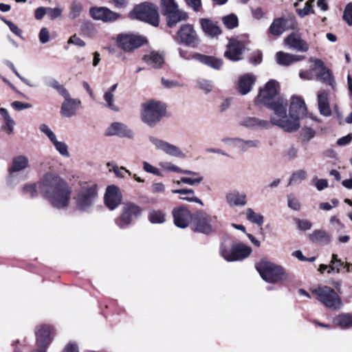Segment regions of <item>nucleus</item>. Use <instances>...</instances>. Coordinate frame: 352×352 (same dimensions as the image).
<instances>
[{
  "label": "nucleus",
  "instance_id": "64",
  "mask_svg": "<svg viewBox=\"0 0 352 352\" xmlns=\"http://www.w3.org/2000/svg\"><path fill=\"white\" fill-rule=\"evenodd\" d=\"M296 223L300 230H307L311 228V223L307 219H297Z\"/></svg>",
  "mask_w": 352,
  "mask_h": 352
},
{
  "label": "nucleus",
  "instance_id": "1",
  "mask_svg": "<svg viewBox=\"0 0 352 352\" xmlns=\"http://www.w3.org/2000/svg\"><path fill=\"white\" fill-rule=\"evenodd\" d=\"M278 82L271 80L260 89L255 99V104H263L274 111L271 117V123L276 125L285 131L292 132L298 129L296 122H290L287 116V101L283 97H276Z\"/></svg>",
  "mask_w": 352,
  "mask_h": 352
},
{
  "label": "nucleus",
  "instance_id": "59",
  "mask_svg": "<svg viewBox=\"0 0 352 352\" xmlns=\"http://www.w3.org/2000/svg\"><path fill=\"white\" fill-rule=\"evenodd\" d=\"M143 169L144 171L147 172V173H152L155 175H158V176H161V173L160 171L159 170L158 168H157L156 167L152 166L151 164H150L148 162H143Z\"/></svg>",
  "mask_w": 352,
  "mask_h": 352
},
{
  "label": "nucleus",
  "instance_id": "47",
  "mask_svg": "<svg viewBox=\"0 0 352 352\" xmlns=\"http://www.w3.org/2000/svg\"><path fill=\"white\" fill-rule=\"evenodd\" d=\"M195 173H196V175H190L193 177H181V182H182L183 184H186L190 186H196L201 184L204 180V177L201 176L200 174L197 172H195Z\"/></svg>",
  "mask_w": 352,
  "mask_h": 352
},
{
  "label": "nucleus",
  "instance_id": "27",
  "mask_svg": "<svg viewBox=\"0 0 352 352\" xmlns=\"http://www.w3.org/2000/svg\"><path fill=\"white\" fill-rule=\"evenodd\" d=\"M314 63V69L318 70V72L316 74V79L322 82L323 83L333 86V78L331 76L330 71L328 69H327L323 62L319 59H316L315 60Z\"/></svg>",
  "mask_w": 352,
  "mask_h": 352
},
{
  "label": "nucleus",
  "instance_id": "33",
  "mask_svg": "<svg viewBox=\"0 0 352 352\" xmlns=\"http://www.w3.org/2000/svg\"><path fill=\"white\" fill-rule=\"evenodd\" d=\"M192 58L215 69H219L222 65V60L213 56L196 53Z\"/></svg>",
  "mask_w": 352,
  "mask_h": 352
},
{
  "label": "nucleus",
  "instance_id": "7",
  "mask_svg": "<svg viewBox=\"0 0 352 352\" xmlns=\"http://www.w3.org/2000/svg\"><path fill=\"white\" fill-rule=\"evenodd\" d=\"M251 253V248L243 243L230 245L228 241H224L220 248L221 256L228 262L242 261Z\"/></svg>",
  "mask_w": 352,
  "mask_h": 352
},
{
  "label": "nucleus",
  "instance_id": "10",
  "mask_svg": "<svg viewBox=\"0 0 352 352\" xmlns=\"http://www.w3.org/2000/svg\"><path fill=\"white\" fill-rule=\"evenodd\" d=\"M29 166V160L25 155H18L12 159V165L9 168V176L7 182L10 186H14L21 181L25 179V176L20 173Z\"/></svg>",
  "mask_w": 352,
  "mask_h": 352
},
{
  "label": "nucleus",
  "instance_id": "9",
  "mask_svg": "<svg viewBox=\"0 0 352 352\" xmlns=\"http://www.w3.org/2000/svg\"><path fill=\"white\" fill-rule=\"evenodd\" d=\"M131 14L133 18L147 22L153 26L159 25V14L156 6L152 3H144L137 6Z\"/></svg>",
  "mask_w": 352,
  "mask_h": 352
},
{
  "label": "nucleus",
  "instance_id": "21",
  "mask_svg": "<svg viewBox=\"0 0 352 352\" xmlns=\"http://www.w3.org/2000/svg\"><path fill=\"white\" fill-rule=\"evenodd\" d=\"M175 225L180 228H186L190 220L192 221L191 212L186 208L179 206L175 208L172 212Z\"/></svg>",
  "mask_w": 352,
  "mask_h": 352
},
{
  "label": "nucleus",
  "instance_id": "4",
  "mask_svg": "<svg viewBox=\"0 0 352 352\" xmlns=\"http://www.w3.org/2000/svg\"><path fill=\"white\" fill-rule=\"evenodd\" d=\"M256 267L261 278L270 283L282 282L289 277L283 267L267 261H261Z\"/></svg>",
  "mask_w": 352,
  "mask_h": 352
},
{
  "label": "nucleus",
  "instance_id": "17",
  "mask_svg": "<svg viewBox=\"0 0 352 352\" xmlns=\"http://www.w3.org/2000/svg\"><path fill=\"white\" fill-rule=\"evenodd\" d=\"M144 38L132 34H119L116 38L117 45L124 51L130 52L143 45Z\"/></svg>",
  "mask_w": 352,
  "mask_h": 352
},
{
  "label": "nucleus",
  "instance_id": "49",
  "mask_svg": "<svg viewBox=\"0 0 352 352\" xmlns=\"http://www.w3.org/2000/svg\"><path fill=\"white\" fill-rule=\"evenodd\" d=\"M5 64L9 67L10 68V69L14 73V74L24 83L26 85H28V87H36V85L34 83H33L31 80L23 77L22 76H21V74L18 72V71L16 70V69L15 68L14 64L9 61V60H6L5 61Z\"/></svg>",
  "mask_w": 352,
  "mask_h": 352
},
{
  "label": "nucleus",
  "instance_id": "53",
  "mask_svg": "<svg viewBox=\"0 0 352 352\" xmlns=\"http://www.w3.org/2000/svg\"><path fill=\"white\" fill-rule=\"evenodd\" d=\"M335 264H339L340 266H342L344 265V263L340 259L338 258L337 254H333L331 256V260L327 268V272L329 274L336 272V267L334 265Z\"/></svg>",
  "mask_w": 352,
  "mask_h": 352
},
{
  "label": "nucleus",
  "instance_id": "12",
  "mask_svg": "<svg viewBox=\"0 0 352 352\" xmlns=\"http://www.w3.org/2000/svg\"><path fill=\"white\" fill-rule=\"evenodd\" d=\"M54 328L47 324L38 326L35 331L37 350L33 352H47L53 340Z\"/></svg>",
  "mask_w": 352,
  "mask_h": 352
},
{
  "label": "nucleus",
  "instance_id": "40",
  "mask_svg": "<svg viewBox=\"0 0 352 352\" xmlns=\"http://www.w3.org/2000/svg\"><path fill=\"white\" fill-rule=\"evenodd\" d=\"M159 165L165 171L179 173L184 175H196L195 171L182 169L170 162H161Z\"/></svg>",
  "mask_w": 352,
  "mask_h": 352
},
{
  "label": "nucleus",
  "instance_id": "50",
  "mask_svg": "<svg viewBox=\"0 0 352 352\" xmlns=\"http://www.w3.org/2000/svg\"><path fill=\"white\" fill-rule=\"evenodd\" d=\"M307 174L305 170H298L291 176L289 184H299L307 178Z\"/></svg>",
  "mask_w": 352,
  "mask_h": 352
},
{
  "label": "nucleus",
  "instance_id": "51",
  "mask_svg": "<svg viewBox=\"0 0 352 352\" xmlns=\"http://www.w3.org/2000/svg\"><path fill=\"white\" fill-rule=\"evenodd\" d=\"M197 87L207 94L212 90L213 83L209 80L199 78L197 81Z\"/></svg>",
  "mask_w": 352,
  "mask_h": 352
},
{
  "label": "nucleus",
  "instance_id": "45",
  "mask_svg": "<svg viewBox=\"0 0 352 352\" xmlns=\"http://www.w3.org/2000/svg\"><path fill=\"white\" fill-rule=\"evenodd\" d=\"M82 10V5L78 1H73L70 5L69 17L75 19L78 17Z\"/></svg>",
  "mask_w": 352,
  "mask_h": 352
},
{
  "label": "nucleus",
  "instance_id": "32",
  "mask_svg": "<svg viewBox=\"0 0 352 352\" xmlns=\"http://www.w3.org/2000/svg\"><path fill=\"white\" fill-rule=\"evenodd\" d=\"M143 60L153 68H160L164 62V56L162 52L153 51L142 58Z\"/></svg>",
  "mask_w": 352,
  "mask_h": 352
},
{
  "label": "nucleus",
  "instance_id": "6",
  "mask_svg": "<svg viewBox=\"0 0 352 352\" xmlns=\"http://www.w3.org/2000/svg\"><path fill=\"white\" fill-rule=\"evenodd\" d=\"M312 293L316 296L317 300L328 309L338 310L343 306L341 298L333 288L329 286H318L312 289Z\"/></svg>",
  "mask_w": 352,
  "mask_h": 352
},
{
  "label": "nucleus",
  "instance_id": "57",
  "mask_svg": "<svg viewBox=\"0 0 352 352\" xmlns=\"http://www.w3.org/2000/svg\"><path fill=\"white\" fill-rule=\"evenodd\" d=\"M287 204L288 207L294 210H299L300 208L298 199L293 195H287Z\"/></svg>",
  "mask_w": 352,
  "mask_h": 352
},
{
  "label": "nucleus",
  "instance_id": "30",
  "mask_svg": "<svg viewBox=\"0 0 352 352\" xmlns=\"http://www.w3.org/2000/svg\"><path fill=\"white\" fill-rule=\"evenodd\" d=\"M172 193L173 194H179L180 195L179 199L186 201L191 203H197L204 206L203 201L196 197L195 192L193 189L191 188H182V189H175L172 190Z\"/></svg>",
  "mask_w": 352,
  "mask_h": 352
},
{
  "label": "nucleus",
  "instance_id": "46",
  "mask_svg": "<svg viewBox=\"0 0 352 352\" xmlns=\"http://www.w3.org/2000/svg\"><path fill=\"white\" fill-rule=\"evenodd\" d=\"M52 144L60 155L65 157H69L68 146L64 142L58 141L56 138Z\"/></svg>",
  "mask_w": 352,
  "mask_h": 352
},
{
  "label": "nucleus",
  "instance_id": "18",
  "mask_svg": "<svg viewBox=\"0 0 352 352\" xmlns=\"http://www.w3.org/2000/svg\"><path fill=\"white\" fill-rule=\"evenodd\" d=\"M104 134L107 136H118L121 138H125L130 140L134 139L135 136L133 130L130 129L126 124L119 122L111 123L106 129Z\"/></svg>",
  "mask_w": 352,
  "mask_h": 352
},
{
  "label": "nucleus",
  "instance_id": "14",
  "mask_svg": "<svg viewBox=\"0 0 352 352\" xmlns=\"http://www.w3.org/2000/svg\"><path fill=\"white\" fill-rule=\"evenodd\" d=\"M215 217H211L204 211L197 212L192 219V226L195 231L208 234L212 232V220Z\"/></svg>",
  "mask_w": 352,
  "mask_h": 352
},
{
  "label": "nucleus",
  "instance_id": "5",
  "mask_svg": "<svg viewBox=\"0 0 352 352\" xmlns=\"http://www.w3.org/2000/svg\"><path fill=\"white\" fill-rule=\"evenodd\" d=\"M166 114V106L157 101H148L142 106L141 120L149 126L154 127Z\"/></svg>",
  "mask_w": 352,
  "mask_h": 352
},
{
  "label": "nucleus",
  "instance_id": "26",
  "mask_svg": "<svg viewBox=\"0 0 352 352\" xmlns=\"http://www.w3.org/2000/svg\"><path fill=\"white\" fill-rule=\"evenodd\" d=\"M270 122L261 120L256 117L245 116L241 118L239 121V125L250 129H264L269 128Z\"/></svg>",
  "mask_w": 352,
  "mask_h": 352
},
{
  "label": "nucleus",
  "instance_id": "63",
  "mask_svg": "<svg viewBox=\"0 0 352 352\" xmlns=\"http://www.w3.org/2000/svg\"><path fill=\"white\" fill-rule=\"evenodd\" d=\"M50 40V32L46 28H42L39 32V41L41 43L45 44Z\"/></svg>",
  "mask_w": 352,
  "mask_h": 352
},
{
  "label": "nucleus",
  "instance_id": "48",
  "mask_svg": "<svg viewBox=\"0 0 352 352\" xmlns=\"http://www.w3.org/2000/svg\"><path fill=\"white\" fill-rule=\"evenodd\" d=\"M222 22L224 25L228 29H234L238 26V18L234 14H230L222 18Z\"/></svg>",
  "mask_w": 352,
  "mask_h": 352
},
{
  "label": "nucleus",
  "instance_id": "8",
  "mask_svg": "<svg viewBox=\"0 0 352 352\" xmlns=\"http://www.w3.org/2000/svg\"><path fill=\"white\" fill-rule=\"evenodd\" d=\"M162 13L166 16L168 27L172 28L177 23L188 18L186 12L178 9L175 0H161Z\"/></svg>",
  "mask_w": 352,
  "mask_h": 352
},
{
  "label": "nucleus",
  "instance_id": "35",
  "mask_svg": "<svg viewBox=\"0 0 352 352\" xmlns=\"http://www.w3.org/2000/svg\"><path fill=\"white\" fill-rule=\"evenodd\" d=\"M309 239L313 243L322 245H328L331 242L330 235L323 230H315L309 234Z\"/></svg>",
  "mask_w": 352,
  "mask_h": 352
},
{
  "label": "nucleus",
  "instance_id": "11",
  "mask_svg": "<svg viewBox=\"0 0 352 352\" xmlns=\"http://www.w3.org/2000/svg\"><path fill=\"white\" fill-rule=\"evenodd\" d=\"M141 213L142 210L138 205L131 202L124 203L120 216L115 219V223L120 229H125L132 223L133 219L139 217Z\"/></svg>",
  "mask_w": 352,
  "mask_h": 352
},
{
  "label": "nucleus",
  "instance_id": "44",
  "mask_svg": "<svg viewBox=\"0 0 352 352\" xmlns=\"http://www.w3.org/2000/svg\"><path fill=\"white\" fill-rule=\"evenodd\" d=\"M246 217L252 223L261 226L263 223V217L262 214L256 213L252 208L246 210Z\"/></svg>",
  "mask_w": 352,
  "mask_h": 352
},
{
  "label": "nucleus",
  "instance_id": "25",
  "mask_svg": "<svg viewBox=\"0 0 352 352\" xmlns=\"http://www.w3.org/2000/svg\"><path fill=\"white\" fill-rule=\"evenodd\" d=\"M285 43L290 49L298 52H306L309 50V45L299 34H290L285 39Z\"/></svg>",
  "mask_w": 352,
  "mask_h": 352
},
{
  "label": "nucleus",
  "instance_id": "58",
  "mask_svg": "<svg viewBox=\"0 0 352 352\" xmlns=\"http://www.w3.org/2000/svg\"><path fill=\"white\" fill-rule=\"evenodd\" d=\"M260 145L261 142L258 140H243V147L244 148H243V152H245L248 149L251 148H258Z\"/></svg>",
  "mask_w": 352,
  "mask_h": 352
},
{
  "label": "nucleus",
  "instance_id": "31",
  "mask_svg": "<svg viewBox=\"0 0 352 352\" xmlns=\"http://www.w3.org/2000/svg\"><path fill=\"white\" fill-rule=\"evenodd\" d=\"M255 80L256 77L252 74H246L241 76L238 85L239 91L242 95L247 94L251 91Z\"/></svg>",
  "mask_w": 352,
  "mask_h": 352
},
{
  "label": "nucleus",
  "instance_id": "52",
  "mask_svg": "<svg viewBox=\"0 0 352 352\" xmlns=\"http://www.w3.org/2000/svg\"><path fill=\"white\" fill-rule=\"evenodd\" d=\"M39 130L48 138L51 143L56 139L55 133L47 124H41L39 126Z\"/></svg>",
  "mask_w": 352,
  "mask_h": 352
},
{
  "label": "nucleus",
  "instance_id": "43",
  "mask_svg": "<svg viewBox=\"0 0 352 352\" xmlns=\"http://www.w3.org/2000/svg\"><path fill=\"white\" fill-rule=\"evenodd\" d=\"M23 194L30 198H34L38 196L37 184L29 183L23 186L22 188Z\"/></svg>",
  "mask_w": 352,
  "mask_h": 352
},
{
  "label": "nucleus",
  "instance_id": "61",
  "mask_svg": "<svg viewBox=\"0 0 352 352\" xmlns=\"http://www.w3.org/2000/svg\"><path fill=\"white\" fill-rule=\"evenodd\" d=\"M329 222L337 231L342 230L345 228L344 225L336 216H332L329 219Z\"/></svg>",
  "mask_w": 352,
  "mask_h": 352
},
{
  "label": "nucleus",
  "instance_id": "29",
  "mask_svg": "<svg viewBox=\"0 0 352 352\" xmlns=\"http://www.w3.org/2000/svg\"><path fill=\"white\" fill-rule=\"evenodd\" d=\"M226 199L230 206H244L247 204L246 195L236 190L228 192L226 195Z\"/></svg>",
  "mask_w": 352,
  "mask_h": 352
},
{
  "label": "nucleus",
  "instance_id": "3",
  "mask_svg": "<svg viewBox=\"0 0 352 352\" xmlns=\"http://www.w3.org/2000/svg\"><path fill=\"white\" fill-rule=\"evenodd\" d=\"M97 199L96 185L84 182L80 186L74 197L76 208L85 212L90 210Z\"/></svg>",
  "mask_w": 352,
  "mask_h": 352
},
{
  "label": "nucleus",
  "instance_id": "39",
  "mask_svg": "<svg viewBox=\"0 0 352 352\" xmlns=\"http://www.w3.org/2000/svg\"><path fill=\"white\" fill-rule=\"evenodd\" d=\"M148 220L152 224H162L166 221V213L160 209H151L148 212Z\"/></svg>",
  "mask_w": 352,
  "mask_h": 352
},
{
  "label": "nucleus",
  "instance_id": "42",
  "mask_svg": "<svg viewBox=\"0 0 352 352\" xmlns=\"http://www.w3.org/2000/svg\"><path fill=\"white\" fill-rule=\"evenodd\" d=\"M222 142L227 146L243 152V140L238 138H225Z\"/></svg>",
  "mask_w": 352,
  "mask_h": 352
},
{
  "label": "nucleus",
  "instance_id": "28",
  "mask_svg": "<svg viewBox=\"0 0 352 352\" xmlns=\"http://www.w3.org/2000/svg\"><path fill=\"white\" fill-rule=\"evenodd\" d=\"M199 24L203 32L209 36L217 37L221 34V30L217 23L210 19H200Z\"/></svg>",
  "mask_w": 352,
  "mask_h": 352
},
{
  "label": "nucleus",
  "instance_id": "60",
  "mask_svg": "<svg viewBox=\"0 0 352 352\" xmlns=\"http://www.w3.org/2000/svg\"><path fill=\"white\" fill-rule=\"evenodd\" d=\"M47 14L51 19H55L62 14V9L58 7L54 8H47Z\"/></svg>",
  "mask_w": 352,
  "mask_h": 352
},
{
  "label": "nucleus",
  "instance_id": "54",
  "mask_svg": "<svg viewBox=\"0 0 352 352\" xmlns=\"http://www.w3.org/2000/svg\"><path fill=\"white\" fill-rule=\"evenodd\" d=\"M343 19L349 25H352V2L346 6L343 13Z\"/></svg>",
  "mask_w": 352,
  "mask_h": 352
},
{
  "label": "nucleus",
  "instance_id": "38",
  "mask_svg": "<svg viewBox=\"0 0 352 352\" xmlns=\"http://www.w3.org/2000/svg\"><path fill=\"white\" fill-rule=\"evenodd\" d=\"M333 323L342 329L352 328V314H339L333 318Z\"/></svg>",
  "mask_w": 352,
  "mask_h": 352
},
{
  "label": "nucleus",
  "instance_id": "37",
  "mask_svg": "<svg viewBox=\"0 0 352 352\" xmlns=\"http://www.w3.org/2000/svg\"><path fill=\"white\" fill-rule=\"evenodd\" d=\"M318 104L321 114L329 116L331 111L328 102V94L325 91H320L318 94Z\"/></svg>",
  "mask_w": 352,
  "mask_h": 352
},
{
  "label": "nucleus",
  "instance_id": "13",
  "mask_svg": "<svg viewBox=\"0 0 352 352\" xmlns=\"http://www.w3.org/2000/svg\"><path fill=\"white\" fill-rule=\"evenodd\" d=\"M176 41L179 43L195 47L199 44L196 31L190 24L183 25L177 32Z\"/></svg>",
  "mask_w": 352,
  "mask_h": 352
},
{
  "label": "nucleus",
  "instance_id": "22",
  "mask_svg": "<svg viewBox=\"0 0 352 352\" xmlns=\"http://www.w3.org/2000/svg\"><path fill=\"white\" fill-rule=\"evenodd\" d=\"M122 195L120 189L116 186L107 187L104 195V202L111 210L116 208L121 203Z\"/></svg>",
  "mask_w": 352,
  "mask_h": 352
},
{
  "label": "nucleus",
  "instance_id": "23",
  "mask_svg": "<svg viewBox=\"0 0 352 352\" xmlns=\"http://www.w3.org/2000/svg\"><path fill=\"white\" fill-rule=\"evenodd\" d=\"M65 98L60 109V113L63 117L70 118L76 114L77 109L80 104L78 99H73L70 97L69 91L67 96H62Z\"/></svg>",
  "mask_w": 352,
  "mask_h": 352
},
{
  "label": "nucleus",
  "instance_id": "56",
  "mask_svg": "<svg viewBox=\"0 0 352 352\" xmlns=\"http://www.w3.org/2000/svg\"><path fill=\"white\" fill-rule=\"evenodd\" d=\"M107 166L109 167L112 166V168H111L110 170H113L116 175L118 177H124L125 173H127L129 175H131L130 171L126 170L124 167L119 168L114 164H111V163H108Z\"/></svg>",
  "mask_w": 352,
  "mask_h": 352
},
{
  "label": "nucleus",
  "instance_id": "20",
  "mask_svg": "<svg viewBox=\"0 0 352 352\" xmlns=\"http://www.w3.org/2000/svg\"><path fill=\"white\" fill-rule=\"evenodd\" d=\"M307 112V107L305 101L298 96H292L289 106V116L292 120H288L290 122H296L300 127L298 120L302 118Z\"/></svg>",
  "mask_w": 352,
  "mask_h": 352
},
{
  "label": "nucleus",
  "instance_id": "19",
  "mask_svg": "<svg viewBox=\"0 0 352 352\" xmlns=\"http://www.w3.org/2000/svg\"><path fill=\"white\" fill-rule=\"evenodd\" d=\"M90 16L95 20L104 23H112L117 21L120 14L106 7H92L89 10Z\"/></svg>",
  "mask_w": 352,
  "mask_h": 352
},
{
  "label": "nucleus",
  "instance_id": "55",
  "mask_svg": "<svg viewBox=\"0 0 352 352\" xmlns=\"http://www.w3.org/2000/svg\"><path fill=\"white\" fill-rule=\"evenodd\" d=\"M315 131L309 126H305L301 130V136L303 140V141H309L311 139H312L315 135Z\"/></svg>",
  "mask_w": 352,
  "mask_h": 352
},
{
  "label": "nucleus",
  "instance_id": "15",
  "mask_svg": "<svg viewBox=\"0 0 352 352\" xmlns=\"http://www.w3.org/2000/svg\"><path fill=\"white\" fill-rule=\"evenodd\" d=\"M148 140L157 150L162 151L166 155L179 158L186 157L182 150L174 144L151 135L148 137Z\"/></svg>",
  "mask_w": 352,
  "mask_h": 352
},
{
  "label": "nucleus",
  "instance_id": "36",
  "mask_svg": "<svg viewBox=\"0 0 352 352\" xmlns=\"http://www.w3.org/2000/svg\"><path fill=\"white\" fill-rule=\"evenodd\" d=\"M118 87V83H115L104 91L103 99L106 102L105 106L113 111H118L119 108L114 104V92Z\"/></svg>",
  "mask_w": 352,
  "mask_h": 352
},
{
  "label": "nucleus",
  "instance_id": "62",
  "mask_svg": "<svg viewBox=\"0 0 352 352\" xmlns=\"http://www.w3.org/2000/svg\"><path fill=\"white\" fill-rule=\"evenodd\" d=\"M312 1H313V0H309V1H307L305 3V7L302 9H297L296 10V12L300 16L303 17V16L307 15L311 12Z\"/></svg>",
  "mask_w": 352,
  "mask_h": 352
},
{
  "label": "nucleus",
  "instance_id": "34",
  "mask_svg": "<svg viewBox=\"0 0 352 352\" xmlns=\"http://www.w3.org/2000/svg\"><path fill=\"white\" fill-rule=\"evenodd\" d=\"M305 58L304 56L291 54L283 52H278L276 54L277 63L280 65L287 66L290 64L301 60Z\"/></svg>",
  "mask_w": 352,
  "mask_h": 352
},
{
  "label": "nucleus",
  "instance_id": "24",
  "mask_svg": "<svg viewBox=\"0 0 352 352\" xmlns=\"http://www.w3.org/2000/svg\"><path fill=\"white\" fill-rule=\"evenodd\" d=\"M243 50L244 46L242 43L235 40H230L224 56L232 61H237L242 58Z\"/></svg>",
  "mask_w": 352,
  "mask_h": 352
},
{
  "label": "nucleus",
  "instance_id": "2",
  "mask_svg": "<svg viewBox=\"0 0 352 352\" xmlns=\"http://www.w3.org/2000/svg\"><path fill=\"white\" fill-rule=\"evenodd\" d=\"M40 194L54 207L63 209L68 206L71 189L56 174L47 173L38 182Z\"/></svg>",
  "mask_w": 352,
  "mask_h": 352
},
{
  "label": "nucleus",
  "instance_id": "16",
  "mask_svg": "<svg viewBox=\"0 0 352 352\" xmlns=\"http://www.w3.org/2000/svg\"><path fill=\"white\" fill-rule=\"evenodd\" d=\"M296 23L294 17H280L275 19L269 28L271 34L276 36H280L288 29H296Z\"/></svg>",
  "mask_w": 352,
  "mask_h": 352
},
{
  "label": "nucleus",
  "instance_id": "41",
  "mask_svg": "<svg viewBox=\"0 0 352 352\" xmlns=\"http://www.w3.org/2000/svg\"><path fill=\"white\" fill-rule=\"evenodd\" d=\"M44 83L46 86L56 89L60 96H67V89L59 82L52 77H46L44 78Z\"/></svg>",
  "mask_w": 352,
  "mask_h": 352
}]
</instances>
